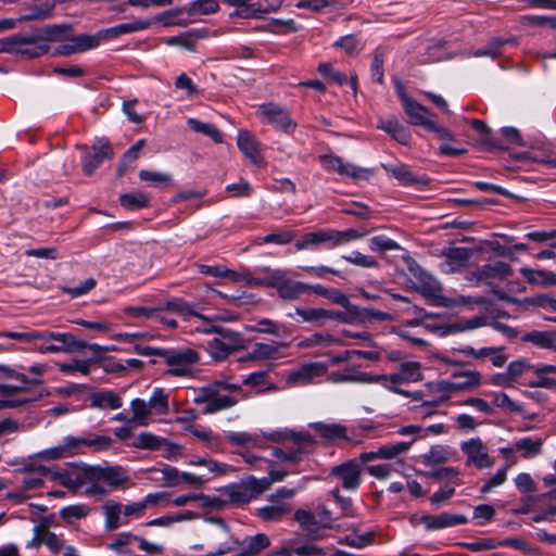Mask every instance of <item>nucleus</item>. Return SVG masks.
<instances>
[{
	"mask_svg": "<svg viewBox=\"0 0 556 556\" xmlns=\"http://www.w3.org/2000/svg\"><path fill=\"white\" fill-rule=\"evenodd\" d=\"M521 275L530 283L551 286L556 283V275L541 269L521 268Z\"/></svg>",
	"mask_w": 556,
	"mask_h": 556,
	"instance_id": "41",
	"label": "nucleus"
},
{
	"mask_svg": "<svg viewBox=\"0 0 556 556\" xmlns=\"http://www.w3.org/2000/svg\"><path fill=\"white\" fill-rule=\"evenodd\" d=\"M226 440L232 445L249 447L257 445L258 437L248 432H229Z\"/></svg>",
	"mask_w": 556,
	"mask_h": 556,
	"instance_id": "61",
	"label": "nucleus"
},
{
	"mask_svg": "<svg viewBox=\"0 0 556 556\" xmlns=\"http://www.w3.org/2000/svg\"><path fill=\"white\" fill-rule=\"evenodd\" d=\"M291 510L290 504L280 503L260 507L256 509L255 515L265 522H278L289 515Z\"/></svg>",
	"mask_w": 556,
	"mask_h": 556,
	"instance_id": "26",
	"label": "nucleus"
},
{
	"mask_svg": "<svg viewBox=\"0 0 556 556\" xmlns=\"http://www.w3.org/2000/svg\"><path fill=\"white\" fill-rule=\"evenodd\" d=\"M113 157V149L109 143L99 147L94 146L92 152L87 153L83 159V172L87 176H91L105 159Z\"/></svg>",
	"mask_w": 556,
	"mask_h": 556,
	"instance_id": "19",
	"label": "nucleus"
},
{
	"mask_svg": "<svg viewBox=\"0 0 556 556\" xmlns=\"http://www.w3.org/2000/svg\"><path fill=\"white\" fill-rule=\"evenodd\" d=\"M451 451L443 445L432 446L424 456L425 465H439L447 462L451 458Z\"/></svg>",
	"mask_w": 556,
	"mask_h": 556,
	"instance_id": "49",
	"label": "nucleus"
},
{
	"mask_svg": "<svg viewBox=\"0 0 556 556\" xmlns=\"http://www.w3.org/2000/svg\"><path fill=\"white\" fill-rule=\"evenodd\" d=\"M66 42L61 43L53 51V55L68 56L96 48L98 39L91 35L67 36Z\"/></svg>",
	"mask_w": 556,
	"mask_h": 556,
	"instance_id": "15",
	"label": "nucleus"
},
{
	"mask_svg": "<svg viewBox=\"0 0 556 556\" xmlns=\"http://www.w3.org/2000/svg\"><path fill=\"white\" fill-rule=\"evenodd\" d=\"M152 414L163 415L168 413V393L163 389H155L148 401Z\"/></svg>",
	"mask_w": 556,
	"mask_h": 556,
	"instance_id": "48",
	"label": "nucleus"
},
{
	"mask_svg": "<svg viewBox=\"0 0 556 556\" xmlns=\"http://www.w3.org/2000/svg\"><path fill=\"white\" fill-rule=\"evenodd\" d=\"M533 374L536 376V380L529 383L530 387L556 390V378L547 376L548 374L556 375V365L541 364L534 366Z\"/></svg>",
	"mask_w": 556,
	"mask_h": 556,
	"instance_id": "31",
	"label": "nucleus"
},
{
	"mask_svg": "<svg viewBox=\"0 0 556 556\" xmlns=\"http://www.w3.org/2000/svg\"><path fill=\"white\" fill-rule=\"evenodd\" d=\"M54 8V1L52 0H37L30 8L29 12L22 15L20 21H38L48 18Z\"/></svg>",
	"mask_w": 556,
	"mask_h": 556,
	"instance_id": "34",
	"label": "nucleus"
},
{
	"mask_svg": "<svg viewBox=\"0 0 556 556\" xmlns=\"http://www.w3.org/2000/svg\"><path fill=\"white\" fill-rule=\"evenodd\" d=\"M288 348L287 343H255L251 352L254 359H276L281 356V350Z\"/></svg>",
	"mask_w": 556,
	"mask_h": 556,
	"instance_id": "29",
	"label": "nucleus"
},
{
	"mask_svg": "<svg viewBox=\"0 0 556 556\" xmlns=\"http://www.w3.org/2000/svg\"><path fill=\"white\" fill-rule=\"evenodd\" d=\"M89 481H104L113 489L124 488L130 481L127 471L121 466H86Z\"/></svg>",
	"mask_w": 556,
	"mask_h": 556,
	"instance_id": "10",
	"label": "nucleus"
},
{
	"mask_svg": "<svg viewBox=\"0 0 556 556\" xmlns=\"http://www.w3.org/2000/svg\"><path fill=\"white\" fill-rule=\"evenodd\" d=\"M190 22H195L202 15L216 13L219 9L217 0H194L186 5Z\"/></svg>",
	"mask_w": 556,
	"mask_h": 556,
	"instance_id": "30",
	"label": "nucleus"
},
{
	"mask_svg": "<svg viewBox=\"0 0 556 556\" xmlns=\"http://www.w3.org/2000/svg\"><path fill=\"white\" fill-rule=\"evenodd\" d=\"M291 553L298 555V556H352L346 552L343 551H337L332 555H328L327 552L313 543L304 544L301 546L293 547L291 551L282 548L278 552H274L267 556H290Z\"/></svg>",
	"mask_w": 556,
	"mask_h": 556,
	"instance_id": "23",
	"label": "nucleus"
},
{
	"mask_svg": "<svg viewBox=\"0 0 556 556\" xmlns=\"http://www.w3.org/2000/svg\"><path fill=\"white\" fill-rule=\"evenodd\" d=\"M86 466L87 465H83L81 473L76 476H72L67 471H56L52 473V478L58 480L63 486L75 492L89 481V479H87Z\"/></svg>",
	"mask_w": 556,
	"mask_h": 556,
	"instance_id": "32",
	"label": "nucleus"
},
{
	"mask_svg": "<svg viewBox=\"0 0 556 556\" xmlns=\"http://www.w3.org/2000/svg\"><path fill=\"white\" fill-rule=\"evenodd\" d=\"M226 4L236 7L231 15L241 18L261 17L263 14L275 11L279 5H270L267 0H223Z\"/></svg>",
	"mask_w": 556,
	"mask_h": 556,
	"instance_id": "11",
	"label": "nucleus"
},
{
	"mask_svg": "<svg viewBox=\"0 0 556 556\" xmlns=\"http://www.w3.org/2000/svg\"><path fill=\"white\" fill-rule=\"evenodd\" d=\"M543 440L521 438L515 442V448L521 452L522 457L530 458L539 455L542 451Z\"/></svg>",
	"mask_w": 556,
	"mask_h": 556,
	"instance_id": "43",
	"label": "nucleus"
},
{
	"mask_svg": "<svg viewBox=\"0 0 556 556\" xmlns=\"http://www.w3.org/2000/svg\"><path fill=\"white\" fill-rule=\"evenodd\" d=\"M42 544L46 545L52 553H60L65 548L63 541L52 531L48 529L46 523H41Z\"/></svg>",
	"mask_w": 556,
	"mask_h": 556,
	"instance_id": "60",
	"label": "nucleus"
},
{
	"mask_svg": "<svg viewBox=\"0 0 556 556\" xmlns=\"http://www.w3.org/2000/svg\"><path fill=\"white\" fill-rule=\"evenodd\" d=\"M41 43L58 42L67 39L72 33V26L67 24L47 25L41 28L34 29Z\"/></svg>",
	"mask_w": 556,
	"mask_h": 556,
	"instance_id": "22",
	"label": "nucleus"
},
{
	"mask_svg": "<svg viewBox=\"0 0 556 556\" xmlns=\"http://www.w3.org/2000/svg\"><path fill=\"white\" fill-rule=\"evenodd\" d=\"M159 356L169 367L167 374L175 377L191 375L192 366L200 361L199 353L190 348L164 349Z\"/></svg>",
	"mask_w": 556,
	"mask_h": 556,
	"instance_id": "6",
	"label": "nucleus"
},
{
	"mask_svg": "<svg viewBox=\"0 0 556 556\" xmlns=\"http://www.w3.org/2000/svg\"><path fill=\"white\" fill-rule=\"evenodd\" d=\"M330 236H331V247H338L342 243L359 239L364 237L367 231H357L355 229H346V230H333L329 229Z\"/></svg>",
	"mask_w": 556,
	"mask_h": 556,
	"instance_id": "56",
	"label": "nucleus"
},
{
	"mask_svg": "<svg viewBox=\"0 0 556 556\" xmlns=\"http://www.w3.org/2000/svg\"><path fill=\"white\" fill-rule=\"evenodd\" d=\"M257 271L268 274L267 286L277 289L280 298L293 301L302 294L311 290V286L292 280L288 277V273L282 269H271L269 267L257 268Z\"/></svg>",
	"mask_w": 556,
	"mask_h": 556,
	"instance_id": "5",
	"label": "nucleus"
},
{
	"mask_svg": "<svg viewBox=\"0 0 556 556\" xmlns=\"http://www.w3.org/2000/svg\"><path fill=\"white\" fill-rule=\"evenodd\" d=\"M514 237L493 232L489 238V251L493 252L496 256L508 257L509 260H516L511 254V243Z\"/></svg>",
	"mask_w": 556,
	"mask_h": 556,
	"instance_id": "28",
	"label": "nucleus"
},
{
	"mask_svg": "<svg viewBox=\"0 0 556 556\" xmlns=\"http://www.w3.org/2000/svg\"><path fill=\"white\" fill-rule=\"evenodd\" d=\"M460 386H453L452 381L441 380L428 384L429 390L437 394L438 397L431 401H425V406H437L442 402L447 401L454 392L459 391Z\"/></svg>",
	"mask_w": 556,
	"mask_h": 556,
	"instance_id": "25",
	"label": "nucleus"
},
{
	"mask_svg": "<svg viewBox=\"0 0 556 556\" xmlns=\"http://www.w3.org/2000/svg\"><path fill=\"white\" fill-rule=\"evenodd\" d=\"M420 281L421 286L418 288V291L421 295L427 299H441V286L432 276L428 274H421Z\"/></svg>",
	"mask_w": 556,
	"mask_h": 556,
	"instance_id": "46",
	"label": "nucleus"
},
{
	"mask_svg": "<svg viewBox=\"0 0 556 556\" xmlns=\"http://www.w3.org/2000/svg\"><path fill=\"white\" fill-rule=\"evenodd\" d=\"M329 380L334 383L341 382H359V383H372L375 377L362 371H353L351 368H346L344 374L332 372Z\"/></svg>",
	"mask_w": 556,
	"mask_h": 556,
	"instance_id": "38",
	"label": "nucleus"
},
{
	"mask_svg": "<svg viewBox=\"0 0 556 556\" xmlns=\"http://www.w3.org/2000/svg\"><path fill=\"white\" fill-rule=\"evenodd\" d=\"M327 369V365L320 362L303 364L288 374L287 383L292 387L308 384L324 376Z\"/></svg>",
	"mask_w": 556,
	"mask_h": 556,
	"instance_id": "13",
	"label": "nucleus"
},
{
	"mask_svg": "<svg viewBox=\"0 0 556 556\" xmlns=\"http://www.w3.org/2000/svg\"><path fill=\"white\" fill-rule=\"evenodd\" d=\"M311 451L305 447H294L288 451L282 448H274L273 456L287 463L298 464L303 459L304 455H307Z\"/></svg>",
	"mask_w": 556,
	"mask_h": 556,
	"instance_id": "51",
	"label": "nucleus"
},
{
	"mask_svg": "<svg viewBox=\"0 0 556 556\" xmlns=\"http://www.w3.org/2000/svg\"><path fill=\"white\" fill-rule=\"evenodd\" d=\"M166 439L151 432H141L132 442L131 446L140 450L156 451L166 444Z\"/></svg>",
	"mask_w": 556,
	"mask_h": 556,
	"instance_id": "40",
	"label": "nucleus"
},
{
	"mask_svg": "<svg viewBox=\"0 0 556 556\" xmlns=\"http://www.w3.org/2000/svg\"><path fill=\"white\" fill-rule=\"evenodd\" d=\"M105 517V528L109 531L115 530L121 526L122 505L115 501H106L102 506Z\"/></svg>",
	"mask_w": 556,
	"mask_h": 556,
	"instance_id": "39",
	"label": "nucleus"
},
{
	"mask_svg": "<svg viewBox=\"0 0 556 556\" xmlns=\"http://www.w3.org/2000/svg\"><path fill=\"white\" fill-rule=\"evenodd\" d=\"M294 520L299 522L306 538L311 540H318L321 538V527L312 511L298 509L294 513Z\"/></svg>",
	"mask_w": 556,
	"mask_h": 556,
	"instance_id": "21",
	"label": "nucleus"
},
{
	"mask_svg": "<svg viewBox=\"0 0 556 556\" xmlns=\"http://www.w3.org/2000/svg\"><path fill=\"white\" fill-rule=\"evenodd\" d=\"M153 22L161 23L165 27L187 26L191 23L186 5L161 12L153 17Z\"/></svg>",
	"mask_w": 556,
	"mask_h": 556,
	"instance_id": "24",
	"label": "nucleus"
},
{
	"mask_svg": "<svg viewBox=\"0 0 556 556\" xmlns=\"http://www.w3.org/2000/svg\"><path fill=\"white\" fill-rule=\"evenodd\" d=\"M119 203L129 211L148 207L150 204L149 197L143 192L123 193L119 195Z\"/></svg>",
	"mask_w": 556,
	"mask_h": 556,
	"instance_id": "42",
	"label": "nucleus"
},
{
	"mask_svg": "<svg viewBox=\"0 0 556 556\" xmlns=\"http://www.w3.org/2000/svg\"><path fill=\"white\" fill-rule=\"evenodd\" d=\"M187 125L195 132L203 134L207 137H210L213 141L216 143H220L223 141L222 132L218 130V128L208 123L200 122L195 118H189L187 121Z\"/></svg>",
	"mask_w": 556,
	"mask_h": 556,
	"instance_id": "45",
	"label": "nucleus"
},
{
	"mask_svg": "<svg viewBox=\"0 0 556 556\" xmlns=\"http://www.w3.org/2000/svg\"><path fill=\"white\" fill-rule=\"evenodd\" d=\"M295 314L302 318V321L306 323H316L323 325L326 320V309L325 308H300L295 309Z\"/></svg>",
	"mask_w": 556,
	"mask_h": 556,
	"instance_id": "62",
	"label": "nucleus"
},
{
	"mask_svg": "<svg viewBox=\"0 0 556 556\" xmlns=\"http://www.w3.org/2000/svg\"><path fill=\"white\" fill-rule=\"evenodd\" d=\"M311 428L319 433V435L328 441L344 440L353 442L354 444L361 443V440H354L348 434V429L340 424H326V422H314L311 424Z\"/></svg>",
	"mask_w": 556,
	"mask_h": 556,
	"instance_id": "18",
	"label": "nucleus"
},
{
	"mask_svg": "<svg viewBox=\"0 0 556 556\" xmlns=\"http://www.w3.org/2000/svg\"><path fill=\"white\" fill-rule=\"evenodd\" d=\"M130 408L132 416L129 421L140 426H146L149 416L152 415L148 402L141 399H135L130 403Z\"/></svg>",
	"mask_w": 556,
	"mask_h": 556,
	"instance_id": "47",
	"label": "nucleus"
},
{
	"mask_svg": "<svg viewBox=\"0 0 556 556\" xmlns=\"http://www.w3.org/2000/svg\"><path fill=\"white\" fill-rule=\"evenodd\" d=\"M337 173L352 177L353 179H369L372 176V172L367 168L357 167L351 163H344L341 159Z\"/></svg>",
	"mask_w": 556,
	"mask_h": 556,
	"instance_id": "53",
	"label": "nucleus"
},
{
	"mask_svg": "<svg viewBox=\"0 0 556 556\" xmlns=\"http://www.w3.org/2000/svg\"><path fill=\"white\" fill-rule=\"evenodd\" d=\"M271 440L276 442L280 441H292L296 447H305L312 446L315 441L309 432H293V431H282L276 432L271 434Z\"/></svg>",
	"mask_w": 556,
	"mask_h": 556,
	"instance_id": "37",
	"label": "nucleus"
},
{
	"mask_svg": "<svg viewBox=\"0 0 556 556\" xmlns=\"http://www.w3.org/2000/svg\"><path fill=\"white\" fill-rule=\"evenodd\" d=\"M460 450L466 455V464L479 469L486 467V451L480 438H472L460 443Z\"/></svg>",
	"mask_w": 556,
	"mask_h": 556,
	"instance_id": "16",
	"label": "nucleus"
},
{
	"mask_svg": "<svg viewBox=\"0 0 556 556\" xmlns=\"http://www.w3.org/2000/svg\"><path fill=\"white\" fill-rule=\"evenodd\" d=\"M521 340L541 349L556 350V331L532 330L523 333Z\"/></svg>",
	"mask_w": 556,
	"mask_h": 556,
	"instance_id": "27",
	"label": "nucleus"
},
{
	"mask_svg": "<svg viewBox=\"0 0 556 556\" xmlns=\"http://www.w3.org/2000/svg\"><path fill=\"white\" fill-rule=\"evenodd\" d=\"M330 475L339 478L342 488L349 491H355L362 482V467L355 459L332 467Z\"/></svg>",
	"mask_w": 556,
	"mask_h": 556,
	"instance_id": "12",
	"label": "nucleus"
},
{
	"mask_svg": "<svg viewBox=\"0 0 556 556\" xmlns=\"http://www.w3.org/2000/svg\"><path fill=\"white\" fill-rule=\"evenodd\" d=\"M382 167L403 185H415L418 180L413 176L407 166L403 164H382Z\"/></svg>",
	"mask_w": 556,
	"mask_h": 556,
	"instance_id": "50",
	"label": "nucleus"
},
{
	"mask_svg": "<svg viewBox=\"0 0 556 556\" xmlns=\"http://www.w3.org/2000/svg\"><path fill=\"white\" fill-rule=\"evenodd\" d=\"M212 527L206 530V541L215 547L212 556H220L237 549L240 542L231 538L229 527L222 518L212 517L207 520Z\"/></svg>",
	"mask_w": 556,
	"mask_h": 556,
	"instance_id": "7",
	"label": "nucleus"
},
{
	"mask_svg": "<svg viewBox=\"0 0 556 556\" xmlns=\"http://www.w3.org/2000/svg\"><path fill=\"white\" fill-rule=\"evenodd\" d=\"M399 370L405 382H416L422 379L421 366L418 362H403Z\"/></svg>",
	"mask_w": 556,
	"mask_h": 556,
	"instance_id": "59",
	"label": "nucleus"
},
{
	"mask_svg": "<svg viewBox=\"0 0 556 556\" xmlns=\"http://www.w3.org/2000/svg\"><path fill=\"white\" fill-rule=\"evenodd\" d=\"M250 394L230 378L215 379L194 391L193 403L203 406L204 415H212L235 407Z\"/></svg>",
	"mask_w": 556,
	"mask_h": 556,
	"instance_id": "1",
	"label": "nucleus"
},
{
	"mask_svg": "<svg viewBox=\"0 0 556 556\" xmlns=\"http://www.w3.org/2000/svg\"><path fill=\"white\" fill-rule=\"evenodd\" d=\"M337 342H338V340L329 333L316 332V333L312 334L311 337L302 340L299 343V346L300 348H313V346H318V345L328 346V345H331Z\"/></svg>",
	"mask_w": 556,
	"mask_h": 556,
	"instance_id": "63",
	"label": "nucleus"
},
{
	"mask_svg": "<svg viewBox=\"0 0 556 556\" xmlns=\"http://www.w3.org/2000/svg\"><path fill=\"white\" fill-rule=\"evenodd\" d=\"M414 439L407 442H397L392 445H383L379 447L380 458L382 459H391L396 457L397 455L406 453L412 444L414 443Z\"/></svg>",
	"mask_w": 556,
	"mask_h": 556,
	"instance_id": "58",
	"label": "nucleus"
},
{
	"mask_svg": "<svg viewBox=\"0 0 556 556\" xmlns=\"http://www.w3.org/2000/svg\"><path fill=\"white\" fill-rule=\"evenodd\" d=\"M270 488V481L266 478L256 479L253 476H248L239 483H232L222 489L229 502L236 505L249 503L257 498L261 494Z\"/></svg>",
	"mask_w": 556,
	"mask_h": 556,
	"instance_id": "3",
	"label": "nucleus"
},
{
	"mask_svg": "<svg viewBox=\"0 0 556 556\" xmlns=\"http://www.w3.org/2000/svg\"><path fill=\"white\" fill-rule=\"evenodd\" d=\"M522 304L526 308L542 307L549 312H556V300L546 294H538L527 298L522 301Z\"/></svg>",
	"mask_w": 556,
	"mask_h": 556,
	"instance_id": "57",
	"label": "nucleus"
},
{
	"mask_svg": "<svg viewBox=\"0 0 556 556\" xmlns=\"http://www.w3.org/2000/svg\"><path fill=\"white\" fill-rule=\"evenodd\" d=\"M331 236L329 229L319 230L314 232L305 233L302 239L298 240L294 244L298 251L305 250L308 248L317 247L321 243H330L331 244Z\"/></svg>",
	"mask_w": 556,
	"mask_h": 556,
	"instance_id": "36",
	"label": "nucleus"
},
{
	"mask_svg": "<svg viewBox=\"0 0 556 556\" xmlns=\"http://www.w3.org/2000/svg\"><path fill=\"white\" fill-rule=\"evenodd\" d=\"M83 438L84 447H88L93 452L108 451L113 444V439L109 435L88 434Z\"/></svg>",
	"mask_w": 556,
	"mask_h": 556,
	"instance_id": "52",
	"label": "nucleus"
},
{
	"mask_svg": "<svg viewBox=\"0 0 556 556\" xmlns=\"http://www.w3.org/2000/svg\"><path fill=\"white\" fill-rule=\"evenodd\" d=\"M50 50L49 45L41 43L33 30L29 35H14L0 39V53L21 55L26 59H36Z\"/></svg>",
	"mask_w": 556,
	"mask_h": 556,
	"instance_id": "2",
	"label": "nucleus"
},
{
	"mask_svg": "<svg viewBox=\"0 0 556 556\" xmlns=\"http://www.w3.org/2000/svg\"><path fill=\"white\" fill-rule=\"evenodd\" d=\"M400 98L404 105L405 113L408 117V122L416 126H422L428 131H433L439 134L442 138L450 137V132L437 125L433 121L428 118L430 115L427 108L414 101L409 97H407L403 91H400Z\"/></svg>",
	"mask_w": 556,
	"mask_h": 556,
	"instance_id": "8",
	"label": "nucleus"
},
{
	"mask_svg": "<svg viewBox=\"0 0 556 556\" xmlns=\"http://www.w3.org/2000/svg\"><path fill=\"white\" fill-rule=\"evenodd\" d=\"M91 406L97 408L117 409L123 405L122 399L113 391H102L90 396Z\"/></svg>",
	"mask_w": 556,
	"mask_h": 556,
	"instance_id": "35",
	"label": "nucleus"
},
{
	"mask_svg": "<svg viewBox=\"0 0 556 556\" xmlns=\"http://www.w3.org/2000/svg\"><path fill=\"white\" fill-rule=\"evenodd\" d=\"M237 144L239 150L253 164L261 165L263 163V157L258 151V142L248 130H239Z\"/></svg>",
	"mask_w": 556,
	"mask_h": 556,
	"instance_id": "20",
	"label": "nucleus"
},
{
	"mask_svg": "<svg viewBox=\"0 0 556 556\" xmlns=\"http://www.w3.org/2000/svg\"><path fill=\"white\" fill-rule=\"evenodd\" d=\"M369 248L374 252L383 253L386 251L400 249V244L386 236H376L370 238Z\"/></svg>",
	"mask_w": 556,
	"mask_h": 556,
	"instance_id": "64",
	"label": "nucleus"
},
{
	"mask_svg": "<svg viewBox=\"0 0 556 556\" xmlns=\"http://www.w3.org/2000/svg\"><path fill=\"white\" fill-rule=\"evenodd\" d=\"M0 337L17 340L20 342H36V341H56L66 344L72 339L71 333L51 332V331H2Z\"/></svg>",
	"mask_w": 556,
	"mask_h": 556,
	"instance_id": "14",
	"label": "nucleus"
},
{
	"mask_svg": "<svg viewBox=\"0 0 556 556\" xmlns=\"http://www.w3.org/2000/svg\"><path fill=\"white\" fill-rule=\"evenodd\" d=\"M205 331L217 334L207 343L210 354L217 361H222L230 353L242 350L245 346V340L240 332L217 327H212Z\"/></svg>",
	"mask_w": 556,
	"mask_h": 556,
	"instance_id": "4",
	"label": "nucleus"
},
{
	"mask_svg": "<svg viewBox=\"0 0 556 556\" xmlns=\"http://www.w3.org/2000/svg\"><path fill=\"white\" fill-rule=\"evenodd\" d=\"M420 520L427 530H439L464 525L467 522V517L459 514L442 513L439 515H425Z\"/></svg>",
	"mask_w": 556,
	"mask_h": 556,
	"instance_id": "17",
	"label": "nucleus"
},
{
	"mask_svg": "<svg viewBox=\"0 0 556 556\" xmlns=\"http://www.w3.org/2000/svg\"><path fill=\"white\" fill-rule=\"evenodd\" d=\"M257 114L264 122L283 132L290 134L296 128V123L291 118L289 111L278 104L271 102L261 104Z\"/></svg>",
	"mask_w": 556,
	"mask_h": 556,
	"instance_id": "9",
	"label": "nucleus"
},
{
	"mask_svg": "<svg viewBox=\"0 0 556 556\" xmlns=\"http://www.w3.org/2000/svg\"><path fill=\"white\" fill-rule=\"evenodd\" d=\"M90 513V507L86 504H76L63 507L60 510V517L66 521L71 522L73 519H83L86 518Z\"/></svg>",
	"mask_w": 556,
	"mask_h": 556,
	"instance_id": "55",
	"label": "nucleus"
},
{
	"mask_svg": "<svg viewBox=\"0 0 556 556\" xmlns=\"http://www.w3.org/2000/svg\"><path fill=\"white\" fill-rule=\"evenodd\" d=\"M451 270H455L469 258V251L465 248H450L443 252Z\"/></svg>",
	"mask_w": 556,
	"mask_h": 556,
	"instance_id": "54",
	"label": "nucleus"
},
{
	"mask_svg": "<svg viewBox=\"0 0 556 556\" xmlns=\"http://www.w3.org/2000/svg\"><path fill=\"white\" fill-rule=\"evenodd\" d=\"M152 24V21L150 20H141V21H135L129 23L119 24L116 26H113L106 30V33L111 37H118L125 34H130L139 30H144L149 28Z\"/></svg>",
	"mask_w": 556,
	"mask_h": 556,
	"instance_id": "44",
	"label": "nucleus"
},
{
	"mask_svg": "<svg viewBox=\"0 0 556 556\" xmlns=\"http://www.w3.org/2000/svg\"><path fill=\"white\" fill-rule=\"evenodd\" d=\"M270 544L268 536L264 533H258L253 536H249L244 540L242 545V549L238 556H254L258 554L261 551L267 548Z\"/></svg>",
	"mask_w": 556,
	"mask_h": 556,
	"instance_id": "33",
	"label": "nucleus"
}]
</instances>
